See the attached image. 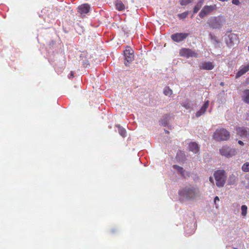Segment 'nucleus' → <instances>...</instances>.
<instances>
[{
    "instance_id": "18",
    "label": "nucleus",
    "mask_w": 249,
    "mask_h": 249,
    "mask_svg": "<svg viewBox=\"0 0 249 249\" xmlns=\"http://www.w3.org/2000/svg\"><path fill=\"white\" fill-rule=\"evenodd\" d=\"M170 117L168 115H165L163 117V118L160 121V124L163 126H166L169 124Z\"/></svg>"
},
{
    "instance_id": "29",
    "label": "nucleus",
    "mask_w": 249,
    "mask_h": 249,
    "mask_svg": "<svg viewBox=\"0 0 249 249\" xmlns=\"http://www.w3.org/2000/svg\"><path fill=\"white\" fill-rule=\"evenodd\" d=\"M190 2V0H181L180 3L181 5H186Z\"/></svg>"
},
{
    "instance_id": "15",
    "label": "nucleus",
    "mask_w": 249,
    "mask_h": 249,
    "mask_svg": "<svg viewBox=\"0 0 249 249\" xmlns=\"http://www.w3.org/2000/svg\"><path fill=\"white\" fill-rule=\"evenodd\" d=\"M188 149L195 154H198L199 152V147L196 142H191L189 144Z\"/></svg>"
},
{
    "instance_id": "23",
    "label": "nucleus",
    "mask_w": 249,
    "mask_h": 249,
    "mask_svg": "<svg viewBox=\"0 0 249 249\" xmlns=\"http://www.w3.org/2000/svg\"><path fill=\"white\" fill-rule=\"evenodd\" d=\"M182 106L186 109H191L193 108V103L189 102H184Z\"/></svg>"
},
{
    "instance_id": "16",
    "label": "nucleus",
    "mask_w": 249,
    "mask_h": 249,
    "mask_svg": "<svg viewBox=\"0 0 249 249\" xmlns=\"http://www.w3.org/2000/svg\"><path fill=\"white\" fill-rule=\"evenodd\" d=\"M249 71V63L246 66H242L239 71L237 72L236 78H239L242 75L244 74L246 72Z\"/></svg>"
},
{
    "instance_id": "7",
    "label": "nucleus",
    "mask_w": 249,
    "mask_h": 249,
    "mask_svg": "<svg viewBox=\"0 0 249 249\" xmlns=\"http://www.w3.org/2000/svg\"><path fill=\"white\" fill-rule=\"evenodd\" d=\"M219 151L222 156H225L227 158L231 157L236 153V151L235 149L231 148L227 146H223L221 149H220Z\"/></svg>"
},
{
    "instance_id": "26",
    "label": "nucleus",
    "mask_w": 249,
    "mask_h": 249,
    "mask_svg": "<svg viewBox=\"0 0 249 249\" xmlns=\"http://www.w3.org/2000/svg\"><path fill=\"white\" fill-rule=\"evenodd\" d=\"M209 37L211 39V40L215 44H217L218 43V41L216 37V36L213 35L211 33H210L209 34Z\"/></svg>"
},
{
    "instance_id": "27",
    "label": "nucleus",
    "mask_w": 249,
    "mask_h": 249,
    "mask_svg": "<svg viewBox=\"0 0 249 249\" xmlns=\"http://www.w3.org/2000/svg\"><path fill=\"white\" fill-rule=\"evenodd\" d=\"M173 167L175 169L177 170L181 174H182V173L184 172L183 168L181 167H180V166L177 165H173Z\"/></svg>"
},
{
    "instance_id": "17",
    "label": "nucleus",
    "mask_w": 249,
    "mask_h": 249,
    "mask_svg": "<svg viewBox=\"0 0 249 249\" xmlns=\"http://www.w3.org/2000/svg\"><path fill=\"white\" fill-rule=\"evenodd\" d=\"M242 100L245 103L249 104V89H246L243 91Z\"/></svg>"
},
{
    "instance_id": "5",
    "label": "nucleus",
    "mask_w": 249,
    "mask_h": 249,
    "mask_svg": "<svg viewBox=\"0 0 249 249\" xmlns=\"http://www.w3.org/2000/svg\"><path fill=\"white\" fill-rule=\"evenodd\" d=\"M124 64L127 66L134 59V51L130 47L127 46L124 52Z\"/></svg>"
},
{
    "instance_id": "9",
    "label": "nucleus",
    "mask_w": 249,
    "mask_h": 249,
    "mask_svg": "<svg viewBox=\"0 0 249 249\" xmlns=\"http://www.w3.org/2000/svg\"><path fill=\"white\" fill-rule=\"evenodd\" d=\"M216 9V6L215 5L210 6L206 5L203 7L199 13V16L201 18H203Z\"/></svg>"
},
{
    "instance_id": "6",
    "label": "nucleus",
    "mask_w": 249,
    "mask_h": 249,
    "mask_svg": "<svg viewBox=\"0 0 249 249\" xmlns=\"http://www.w3.org/2000/svg\"><path fill=\"white\" fill-rule=\"evenodd\" d=\"M224 39L227 45L229 47H231L237 43L238 37L236 34L230 33L225 35Z\"/></svg>"
},
{
    "instance_id": "28",
    "label": "nucleus",
    "mask_w": 249,
    "mask_h": 249,
    "mask_svg": "<svg viewBox=\"0 0 249 249\" xmlns=\"http://www.w3.org/2000/svg\"><path fill=\"white\" fill-rule=\"evenodd\" d=\"M247 206L246 205H242L241 206L242 215L243 216H246L247 213Z\"/></svg>"
},
{
    "instance_id": "10",
    "label": "nucleus",
    "mask_w": 249,
    "mask_h": 249,
    "mask_svg": "<svg viewBox=\"0 0 249 249\" xmlns=\"http://www.w3.org/2000/svg\"><path fill=\"white\" fill-rule=\"evenodd\" d=\"M237 134L241 138L249 139V129L247 127H238L236 129Z\"/></svg>"
},
{
    "instance_id": "8",
    "label": "nucleus",
    "mask_w": 249,
    "mask_h": 249,
    "mask_svg": "<svg viewBox=\"0 0 249 249\" xmlns=\"http://www.w3.org/2000/svg\"><path fill=\"white\" fill-rule=\"evenodd\" d=\"M179 54L181 56L185 57L187 58L190 57L197 58L198 53L190 49L183 48L179 51Z\"/></svg>"
},
{
    "instance_id": "32",
    "label": "nucleus",
    "mask_w": 249,
    "mask_h": 249,
    "mask_svg": "<svg viewBox=\"0 0 249 249\" xmlns=\"http://www.w3.org/2000/svg\"><path fill=\"white\" fill-rule=\"evenodd\" d=\"M219 197L218 196H215L214 198V202L215 203L216 202V201H219Z\"/></svg>"
},
{
    "instance_id": "19",
    "label": "nucleus",
    "mask_w": 249,
    "mask_h": 249,
    "mask_svg": "<svg viewBox=\"0 0 249 249\" xmlns=\"http://www.w3.org/2000/svg\"><path fill=\"white\" fill-rule=\"evenodd\" d=\"M116 9L119 11H123L125 9V6L123 2L120 0H117L116 1Z\"/></svg>"
},
{
    "instance_id": "1",
    "label": "nucleus",
    "mask_w": 249,
    "mask_h": 249,
    "mask_svg": "<svg viewBox=\"0 0 249 249\" xmlns=\"http://www.w3.org/2000/svg\"><path fill=\"white\" fill-rule=\"evenodd\" d=\"M178 194L180 201L193 202L200 196V192L196 186L189 185L180 189Z\"/></svg>"
},
{
    "instance_id": "24",
    "label": "nucleus",
    "mask_w": 249,
    "mask_h": 249,
    "mask_svg": "<svg viewBox=\"0 0 249 249\" xmlns=\"http://www.w3.org/2000/svg\"><path fill=\"white\" fill-rule=\"evenodd\" d=\"M242 169L244 172H249V162L244 163L242 167Z\"/></svg>"
},
{
    "instance_id": "21",
    "label": "nucleus",
    "mask_w": 249,
    "mask_h": 249,
    "mask_svg": "<svg viewBox=\"0 0 249 249\" xmlns=\"http://www.w3.org/2000/svg\"><path fill=\"white\" fill-rule=\"evenodd\" d=\"M116 126L118 128V132L120 135L123 137H125L126 136V130L120 125H117Z\"/></svg>"
},
{
    "instance_id": "33",
    "label": "nucleus",
    "mask_w": 249,
    "mask_h": 249,
    "mask_svg": "<svg viewBox=\"0 0 249 249\" xmlns=\"http://www.w3.org/2000/svg\"><path fill=\"white\" fill-rule=\"evenodd\" d=\"M209 180H210V181L211 183H213V178L212 177H210Z\"/></svg>"
},
{
    "instance_id": "34",
    "label": "nucleus",
    "mask_w": 249,
    "mask_h": 249,
    "mask_svg": "<svg viewBox=\"0 0 249 249\" xmlns=\"http://www.w3.org/2000/svg\"><path fill=\"white\" fill-rule=\"evenodd\" d=\"M73 76V74L72 72H71V73L70 74V75H69V78H70Z\"/></svg>"
},
{
    "instance_id": "20",
    "label": "nucleus",
    "mask_w": 249,
    "mask_h": 249,
    "mask_svg": "<svg viewBox=\"0 0 249 249\" xmlns=\"http://www.w3.org/2000/svg\"><path fill=\"white\" fill-rule=\"evenodd\" d=\"M203 2L204 0H199L198 1L196 5L194 7L193 11L194 13H196L199 11V10L201 7Z\"/></svg>"
},
{
    "instance_id": "31",
    "label": "nucleus",
    "mask_w": 249,
    "mask_h": 249,
    "mask_svg": "<svg viewBox=\"0 0 249 249\" xmlns=\"http://www.w3.org/2000/svg\"><path fill=\"white\" fill-rule=\"evenodd\" d=\"M238 143L241 145H244V142L242 141L239 140L238 141Z\"/></svg>"
},
{
    "instance_id": "12",
    "label": "nucleus",
    "mask_w": 249,
    "mask_h": 249,
    "mask_svg": "<svg viewBox=\"0 0 249 249\" xmlns=\"http://www.w3.org/2000/svg\"><path fill=\"white\" fill-rule=\"evenodd\" d=\"M199 67L201 70H212L214 68L213 63L211 62H202L200 63Z\"/></svg>"
},
{
    "instance_id": "30",
    "label": "nucleus",
    "mask_w": 249,
    "mask_h": 249,
    "mask_svg": "<svg viewBox=\"0 0 249 249\" xmlns=\"http://www.w3.org/2000/svg\"><path fill=\"white\" fill-rule=\"evenodd\" d=\"M232 3L235 5H238L239 4L240 2L239 0H232Z\"/></svg>"
},
{
    "instance_id": "4",
    "label": "nucleus",
    "mask_w": 249,
    "mask_h": 249,
    "mask_svg": "<svg viewBox=\"0 0 249 249\" xmlns=\"http://www.w3.org/2000/svg\"><path fill=\"white\" fill-rule=\"evenodd\" d=\"M213 138L217 141H226L230 138V133L224 128L217 129L213 134Z\"/></svg>"
},
{
    "instance_id": "13",
    "label": "nucleus",
    "mask_w": 249,
    "mask_h": 249,
    "mask_svg": "<svg viewBox=\"0 0 249 249\" xmlns=\"http://www.w3.org/2000/svg\"><path fill=\"white\" fill-rule=\"evenodd\" d=\"M90 9V5L89 4L85 3L78 7V11L81 14H86L89 11Z\"/></svg>"
},
{
    "instance_id": "3",
    "label": "nucleus",
    "mask_w": 249,
    "mask_h": 249,
    "mask_svg": "<svg viewBox=\"0 0 249 249\" xmlns=\"http://www.w3.org/2000/svg\"><path fill=\"white\" fill-rule=\"evenodd\" d=\"M213 176L216 181V186L218 187H223L226 182V179L225 172L223 170H217L214 172Z\"/></svg>"
},
{
    "instance_id": "2",
    "label": "nucleus",
    "mask_w": 249,
    "mask_h": 249,
    "mask_svg": "<svg viewBox=\"0 0 249 249\" xmlns=\"http://www.w3.org/2000/svg\"><path fill=\"white\" fill-rule=\"evenodd\" d=\"M225 23L226 18L222 15H219L217 17H211L207 21V24L213 29H221Z\"/></svg>"
},
{
    "instance_id": "14",
    "label": "nucleus",
    "mask_w": 249,
    "mask_h": 249,
    "mask_svg": "<svg viewBox=\"0 0 249 249\" xmlns=\"http://www.w3.org/2000/svg\"><path fill=\"white\" fill-rule=\"evenodd\" d=\"M209 105V101H206L203 106L201 107L200 109L197 111L196 114V116L197 118L200 117L201 115L204 114Z\"/></svg>"
},
{
    "instance_id": "11",
    "label": "nucleus",
    "mask_w": 249,
    "mask_h": 249,
    "mask_svg": "<svg viewBox=\"0 0 249 249\" xmlns=\"http://www.w3.org/2000/svg\"><path fill=\"white\" fill-rule=\"evenodd\" d=\"M188 35V33H176L171 36V38L173 41L179 42L186 39Z\"/></svg>"
},
{
    "instance_id": "35",
    "label": "nucleus",
    "mask_w": 249,
    "mask_h": 249,
    "mask_svg": "<svg viewBox=\"0 0 249 249\" xmlns=\"http://www.w3.org/2000/svg\"><path fill=\"white\" fill-rule=\"evenodd\" d=\"M165 132L166 133H168V131H167V130H165Z\"/></svg>"
},
{
    "instance_id": "25",
    "label": "nucleus",
    "mask_w": 249,
    "mask_h": 249,
    "mask_svg": "<svg viewBox=\"0 0 249 249\" xmlns=\"http://www.w3.org/2000/svg\"><path fill=\"white\" fill-rule=\"evenodd\" d=\"M188 14H189V12L186 11V12H185L181 14H178V17L180 19H184L187 17Z\"/></svg>"
},
{
    "instance_id": "22",
    "label": "nucleus",
    "mask_w": 249,
    "mask_h": 249,
    "mask_svg": "<svg viewBox=\"0 0 249 249\" xmlns=\"http://www.w3.org/2000/svg\"><path fill=\"white\" fill-rule=\"evenodd\" d=\"M164 94L166 96H170L172 94V90L169 87H165L163 91Z\"/></svg>"
}]
</instances>
